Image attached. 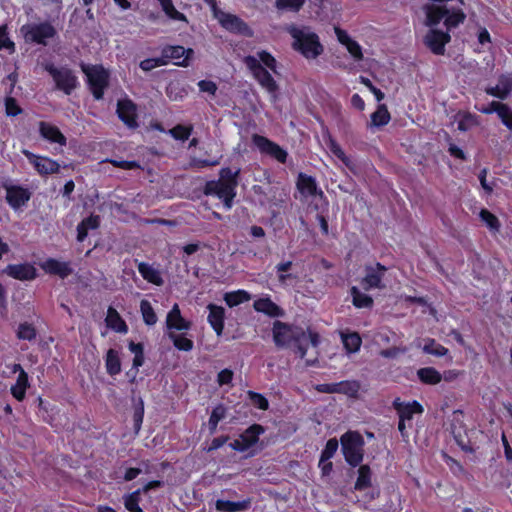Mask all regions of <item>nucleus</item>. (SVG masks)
I'll use <instances>...</instances> for the list:
<instances>
[{"mask_svg":"<svg viewBox=\"0 0 512 512\" xmlns=\"http://www.w3.org/2000/svg\"><path fill=\"white\" fill-rule=\"evenodd\" d=\"M425 14L424 24L429 31L424 37L425 45L436 55H442L445 46L450 42L449 30L463 23L466 15L461 6L426 3L422 6Z\"/></svg>","mask_w":512,"mask_h":512,"instance_id":"f257e3e1","label":"nucleus"},{"mask_svg":"<svg viewBox=\"0 0 512 512\" xmlns=\"http://www.w3.org/2000/svg\"><path fill=\"white\" fill-rule=\"evenodd\" d=\"M272 336L278 348H293L305 360L306 365H314L318 361L320 337L314 330L276 320L273 323Z\"/></svg>","mask_w":512,"mask_h":512,"instance_id":"f03ea898","label":"nucleus"},{"mask_svg":"<svg viewBox=\"0 0 512 512\" xmlns=\"http://www.w3.org/2000/svg\"><path fill=\"white\" fill-rule=\"evenodd\" d=\"M244 63L259 85L271 95L272 101H276L278 85L270 72L266 69L268 68L276 73L275 58L266 51H260L254 56L245 57Z\"/></svg>","mask_w":512,"mask_h":512,"instance_id":"7ed1b4c3","label":"nucleus"},{"mask_svg":"<svg viewBox=\"0 0 512 512\" xmlns=\"http://www.w3.org/2000/svg\"><path fill=\"white\" fill-rule=\"evenodd\" d=\"M293 38V47L299 51L306 59H315L324 51L319 37L307 27L291 26L288 28Z\"/></svg>","mask_w":512,"mask_h":512,"instance_id":"20e7f679","label":"nucleus"},{"mask_svg":"<svg viewBox=\"0 0 512 512\" xmlns=\"http://www.w3.org/2000/svg\"><path fill=\"white\" fill-rule=\"evenodd\" d=\"M340 441L345 460L351 466L359 465L363 460V437L358 432L349 431L341 436Z\"/></svg>","mask_w":512,"mask_h":512,"instance_id":"39448f33","label":"nucleus"},{"mask_svg":"<svg viewBox=\"0 0 512 512\" xmlns=\"http://www.w3.org/2000/svg\"><path fill=\"white\" fill-rule=\"evenodd\" d=\"M44 68L52 77L56 88L66 95H70L77 88L79 84L77 76L68 67H57L52 63H47Z\"/></svg>","mask_w":512,"mask_h":512,"instance_id":"423d86ee","label":"nucleus"},{"mask_svg":"<svg viewBox=\"0 0 512 512\" xmlns=\"http://www.w3.org/2000/svg\"><path fill=\"white\" fill-rule=\"evenodd\" d=\"M83 72L88 78V83L94 97L98 100L101 99L104 89L108 85V72L101 66H84Z\"/></svg>","mask_w":512,"mask_h":512,"instance_id":"0eeeda50","label":"nucleus"},{"mask_svg":"<svg viewBox=\"0 0 512 512\" xmlns=\"http://www.w3.org/2000/svg\"><path fill=\"white\" fill-rule=\"evenodd\" d=\"M214 17L218 20L220 25L232 32L245 36H251L252 31L248 25L241 20L238 16L214 8Z\"/></svg>","mask_w":512,"mask_h":512,"instance_id":"6e6552de","label":"nucleus"},{"mask_svg":"<svg viewBox=\"0 0 512 512\" xmlns=\"http://www.w3.org/2000/svg\"><path fill=\"white\" fill-rule=\"evenodd\" d=\"M236 186L232 183L223 181H211L206 184L205 193L208 195H215L223 201L226 209L232 207L233 199L236 196Z\"/></svg>","mask_w":512,"mask_h":512,"instance_id":"1a4fd4ad","label":"nucleus"},{"mask_svg":"<svg viewBox=\"0 0 512 512\" xmlns=\"http://www.w3.org/2000/svg\"><path fill=\"white\" fill-rule=\"evenodd\" d=\"M26 41L38 44H46V40L52 38L55 34L54 28L47 23L28 24L21 29Z\"/></svg>","mask_w":512,"mask_h":512,"instance_id":"9d476101","label":"nucleus"},{"mask_svg":"<svg viewBox=\"0 0 512 512\" xmlns=\"http://www.w3.org/2000/svg\"><path fill=\"white\" fill-rule=\"evenodd\" d=\"M22 153L41 176L54 174L60 170L59 163L49 157L36 155L28 150H23Z\"/></svg>","mask_w":512,"mask_h":512,"instance_id":"9b49d317","label":"nucleus"},{"mask_svg":"<svg viewBox=\"0 0 512 512\" xmlns=\"http://www.w3.org/2000/svg\"><path fill=\"white\" fill-rule=\"evenodd\" d=\"M264 432L262 426L254 424L242 433L239 438L235 439L229 446L236 451L245 452L254 446L259 439V436Z\"/></svg>","mask_w":512,"mask_h":512,"instance_id":"f8f14e48","label":"nucleus"},{"mask_svg":"<svg viewBox=\"0 0 512 512\" xmlns=\"http://www.w3.org/2000/svg\"><path fill=\"white\" fill-rule=\"evenodd\" d=\"M252 141L261 153L269 155L281 163L286 162L287 152L278 144L270 141L264 136L257 134L252 136Z\"/></svg>","mask_w":512,"mask_h":512,"instance_id":"ddd939ff","label":"nucleus"},{"mask_svg":"<svg viewBox=\"0 0 512 512\" xmlns=\"http://www.w3.org/2000/svg\"><path fill=\"white\" fill-rule=\"evenodd\" d=\"M387 271L386 267L380 263L370 265L365 268V276L361 281L364 290L381 289L384 287L382 279Z\"/></svg>","mask_w":512,"mask_h":512,"instance_id":"4468645a","label":"nucleus"},{"mask_svg":"<svg viewBox=\"0 0 512 512\" xmlns=\"http://www.w3.org/2000/svg\"><path fill=\"white\" fill-rule=\"evenodd\" d=\"M296 185L301 196L306 200L323 197L322 190L317 186L316 180L312 176L300 173Z\"/></svg>","mask_w":512,"mask_h":512,"instance_id":"2eb2a0df","label":"nucleus"},{"mask_svg":"<svg viewBox=\"0 0 512 512\" xmlns=\"http://www.w3.org/2000/svg\"><path fill=\"white\" fill-rule=\"evenodd\" d=\"M191 327V323L184 319L178 304H174L166 317V328L168 333H176L177 331H187Z\"/></svg>","mask_w":512,"mask_h":512,"instance_id":"dca6fc26","label":"nucleus"},{"mask_svg":"<svg viewBox=\"0 0 512 512\" xmlns=\"http://www.w3.org/2000/svg\"><path fill=\"white\" fill-rule=\"evenodd\" d=\"M38 128L41 137L49 143L57 144L60 147H64L67 144V139L64 134L52 123L41 121Z\"/></svg>","mask_w":512,"mask_h":512,"instance_id":"f3484780","label":"nucleus"},{"mask_svg":"<svg viewBox=\"0 0 512 512\" xmlns=\"http://www.w3.org/2000/svg\"><path fill=\"white\" fill-rule=\"evenodd\" d=\"M136 110V105L129 99H121L117 103L119 118L130 128L137 127Z\"/></svg>","mask_w":512,"mask_h":512,"instance_id":"a211bd4d","label":"nucleus"},{"mask_svg":"<svg viewBox=\"0 0 512 512\" xmlns=\"http://www.w3.org/2000/svg\"><path fill=\"white\" fill-rule=\"evenodd\" d=\"M4 273L18 280H33L37 273L33 265L29 263L10 264L4 269Z\"/></svg>","mask_w":512,"mask_h":512,"instance_id":"6ab92c4d","label":"nucleus"},{"mask_svg":"<svg viewBox=\"0 0 512 512\" xmlns=\"http://www.w3.org/2000/svg\"><path fill=\"white\" fill-rule=\"evenodd\" d=\"M29 199L30 193L27 189L20 186L6 187V200L13 209L22 207Z\"/></svg>","mask_w":512,"mask_h":512,"instance_id":"aec40b11","label":"nucleus"},{"mask_svg":"<svg viewBox=\"0 0 512 512\" xmlns=\"http://www.w3.org/2000/svg\"><path fill=\"white\" fill-rule=\"evenodd\" d=\"M393 407L397 411L399 418L407 422H410L415 414L423 412V407L417 401L404 403L400 398H396L393 401Z\"/></svg>","mask_w":512,"mask_h":512,"instance_id":"412c9836","label":"nucleus"},{"mask_svg":"<svg viewBox=\"0 0 512 512\" xmlns=\"http://www.w3.org/2000/svg\"><path fill=\"white\" fill-rule=\"evenodd\" d=\"M334 31H335L337 40L343 46L346 47V49L350 53V55L355 60H361L363 58V53H362V48L359 45V43L356 42L355 40H353L345 30H343L339 27H335Z\"/></svg>","mask_w":512,"mask_h":512,"instance_id":"4be33fe9","label":"nucleus"},{"mask_svg":"<svg viewBox=\"0 0 512 512\" xmlns=\"http://www.w3.org/2000/svg\"><path fill=\"white\" fill-rule=\"evenodd\" d=\"M512 91V76L501 75L496 86L487 87L485 92L501 100L506 99Z\"/></svg>","mask_w":512,"mask_h":512,"instance_id":"5701e85b","label":"nucleus"},{"mask_svg":"<svg viewBox=\"0 0 512 512\" xmlns=\"http://www.w3.org/2000/svg\"><path fill=\"white\" fill-rule=\"evenodd\" d=\"M41 268L49 274L57 275L65 278L72 273V268L69 262L60 261L57 259L49 258L41 264Z\"/></svg>","mask_w":512,"mask_h":512,"instance_id":"b1692460","label":"nucleus"},{"mask_svg":"<svg viewBox=\"0 0 512 512\" xmlns=\"http://www.w3.org/2000/svg\"><path fill=\"white\" fill-rule=\"evenodd\" d=\"M253 308L259 313H263L269 317L283 316V310L272 301L270 296H264L254 301Z\"/></svg>","mask_w":512,"mask_h":512,"instance_id":"393cba45","label":"nucleus"},{"mask_svg":"<svg viewBox=\"0 0 512 512\" xmlns=\"http://www.w3.org/2000/svg\"><path fill=\"white\" fill-rule=\"evenodd\" d=\"M207 308L209 310L208 322L216 334L220 336L224 329L225 310L215 304H209Z\"/></svg>","mask_w":512,"mask_h":512,"instance_id":"a878e982","label":"nucleus"},{"mask_svg":"<svg viewBox=\"0 0 512 512\" xmlns=\"http://www.w3.org/2000/svg\"><path fill=\"white\" fill-rule=\"evenodd\" d=\"M252 501L250 498L241 501H229L219 499L215 503V508L220 512H243L250 509Z\"/></svg>","mask_w":512,"mask_h":512,"instance_id":"bb28decb","label":"nucleus"},{"mask_svg":"<svg viewBox=\"0 0 512 512\" xmlns=\"http://www.w3.org/2000/svg\"><path fill=\"white\" fill-rule=\"evenodd\" d=\"M190 53L192 50H186L182 46H168L162 51V59L173 60L177 65H185Z\"/></svg>","mask_w":512,"mask_h":512,"instance_id":"cd10ccee","label":"nucleus"},{"mask_svg":"<svg viewBox=\"0 0 512 512\" xmlns=\"http://www.w3.org/2000/svg\"><path fill=\"white\" fill-rule=\"evenodd\" d=\"M138 271L141 274V276L149 283H152L157 286H161L163 284L161 272L153 265L145 262H139Z\"/></svg>","mask_w":512,"mask_h":512,"instance_id":"c85d7f7f","label":"nucleus"},{"mask_svg":"<svg viewBox=\"0 0 512 512\" xmlns=\"http://www.w3.org/2000/svg\"><path fill=\"white\" fill-rule=\"evenodd\" d=\"M106 324L108 327L119 333H126L128 327L125 321L121 318L119 313L112 307L107 310Z\"/></svg>","mask_w":512,"mask_h":512,"instance_id":"c756f323","label":"nucleus"},{"mask_svg":"<svg viewBox=\"0 0 512 512\" xmlns=\"http://www.w3.org/2000/svg\"><path fill=\"white\" fill-rule=\"evenodd\" d=\"M223 299L229 307H235L248 302L251 299V294L246 290L239 289L225 293Z\"/></svg>","mask_w":512,"mask_h":512,"instance_id":"7c9ffc66","label":"nucleus"},{"mask_svg":"<svg viewBox=\"0 0 512 512\" xmlns=\"http://www.w3.org/2000/svg\"><path fill=\"white\" fill-rule=\"evenodd\" d=\"M391 119L390 113L384 104H380L377 107V110L372 113L370 127L379 128L384 125H387Z\"/></svg>","mask_w":512,"mask_h":512,"instance_id":"2f4dec72","label":"nucleus"},{"mask_svg":"<svg viewBox=\"0 0 512 512\" xmlns=\"http://www.w3.org/2000/svg\"><path fill=\"white\" fill-rule=\"evenodd\" d=\"M105 366L107 373L111 376L117 375L121 372V362L118 351L109 349L105 358Z\"/></svg>","mask_w":512,"mask_h":512,"instance_id":"473e14b6","label":"nucleus"},{"mask_svg":"<svg viewBox=\"0 0 512 512\" xmlns=\"http://www.w3.org/2000/svg\"><path fill=\"white\" fill-rule=\"evenodd\" d=\"M457 129L466 132L478 124L477 117L471 113L458 112L455 115Z\"/></svg>","mask_w":512,"mask_h":512,"instance_id":"72a5a7b5","label":"nucleus"},{"mask_svg":"<svg viewBox=\"0 0 512 512\" xmlns=\"http://www.w3.org/2000/svg\"><path fill=\"white\" fill-rule=\"evenodd\" d=\"M417 376L421 382L429 385L438 384L442 380V375L433 367L419 369L417 371Z\"/></svg>","mask_w":512,"mask_h":512,"instance_id":"f704fd0d","label":"nucleus"},{"mask_svg":"<svg viewBox=\"0 0 512 512\" xmlns=\"http://www.w3.org/2000/svg\"><path fill=\"white\" fill-rule=\"evenodd\" d=\"M28 386V375L24 370H21V374L18 375L15 385L11 387V393L18 401H22Z\"/></svg>","mask_w":512,"mask_h":512,"instance_id":"c9c22d12","label":"nucleus"},{"mask_svg":"<svg viewBox=\"0 0 512 512\" xmlns=\"http://www.w3.org/2000/svg\"><path fill=\"white\" fill-rule=\"evenodd\" d=\"M327 147L329 151L337 157L339 160L343 162V164L349 168L350 170L354 169V163L352 160L346 156L340 145L332 138H329L327 141Z\"/></svg>","mask_w":512,"mask_h":512,"instance_id":"e433bc0d","label":"nucleus"},{"mask_svg":"<svg viewBox=\"0 0 512 512\" xmlns=\"http://www.w3.org/2000/svg\"><path fill=\"white\" fill-rule=\"evenodd\" d=\"M100 219L98 216H90L84 219L77 227V239L82 242L87 236L89 229H95L99 226Z\"/></svg>","mask_w":512,"mask_h":512,"instance_id":"4c0bfd02","label":"nucleus"},{"mask_svg":"<svg viewBox=\"0 0 512 512\" xmlns=\"http://www.w3.org/2000/svg\"><path fill=\"white\" fill-rule=\"evenodd\" d=\"M351 296L352 303L357 308H370L373 305V299L355 286L351 288Z\"/></svg>","mask_w":512,"mask_h":512,"instance_id":"58836bf2","label":"nucleus"},{"mask_svg":"<svg viewBox=\"0 0 512 512\" xmlns=\"http://www.w3.org/2000/svg\"><path fill=\"white\" fill-rule=\"evenodd\" d=\"M371 485V470L369 466L362 465L358 469V478L355 483V490H363Z\"/></svg>","mask_w":512,"mask_h":512,"instance_id":"ea45409f","label":"nucleus"},{"mask_svg":"<svg viewBox=\"0 0 512 512\" xmlns=\"http://www.w3.org/2000/svg\"><path fill=\"white\" fill-rule=\"evenodd\" d=\"M168 337L172 340L174 346L178 350L191 351L193 349V341L185 336L184 333H168Z\"/></svg>","mask_w":512,"mask_h":512,"instance_id":"a19ab883","label":"nucleus"},{"mask_svg":"<svg viewBox=\"0 0 512 512\" xmlns=\"http://www.w3.org/2000/svg\"><path fill=\"white\" fill-rule=\"evenodd\" d=\"M342 342L348 353H355L360 349L361 338L357 333L342 334Z\"/></svg>","mask_w":512,"mask_h":512,"instance_id":"79ce46f5","label":"nucleus"},{"mask_svg":"<svg viewBox=\"0 0 512 512\" xmlns=\"http://www.w3.org/2000/svg\"><path fill=\"white\" fill-rule=\"evenodd\" d=\"M140 311L143 317L145 324L152 326L157 323V315L151 306L150 302L147 300H142L140 303Z\"/></svg>","mask_w":512,"mask_h":512,"instance_id":"37998d69","label":"nucleus"},{"mask_svg":"<svg viewBox=\"0 0 512 512\" xmlns=\"http://www.w3.org/2000/svg\"><path fill=\"white\" fill-rule=\"evenodd\" d=\"M140 493L141 490L138 489L130 494H127L123 497L124 506L130 512H143L142 508L139 506L140 502Z\"/></svg>","mask_w":512,"mask_h":512,"instance_id":"c03bdc74","label":"nucleus"},{"mask_svg":"<svg viewBox=\"0 0 512 512\" xmlns=\"http://www.w3.org/2000/svg\"><path fill=\"white\" fill-rule=\"evenodd\" d=\"M338 393L345 394L349 397H356L359 390L360 384L354 380L341 381L337 383Z\"/></svg>","mask_w":512,"mask_h":512,"instance_id":"a18cd8bd","label":"nucleus"},{"mask_svg":"<svg viewBox=\"0 0 512 512\" xmlns=\"http://www.w3.org/2000/svg\"><path fill=\"white\" fill-rule=\"evenodd\" d=\"M423 351L427 354H431L434 356H444L448 353V349L437 343L434 339H428L424 346Z\"/></svg>","mask_w":512,"mask_h":512,"instance_id":"49530a36","label":"nucleus"},{"mask_svg":"<svg viewBox=\"0 0 512 512\" xmlns=\"http://www.w3.org/2000/svg\"><path fill=\"white\" fill-rule=\"evenodd\" d=\"M304 1L305 0H276L275 6L278 10L297 12L304 5Z\"/></svg>","mask_w":512,"mask_h":512,"instance_id":"de8ad7c7","label":"nucleus"},{"mask_svg":"<svg viewBox=\"0 0 512 512\" xmlns=\"http://www.w3.org/2000/svg\"><path fill=\"white\" fill-rule=\"evenodd\" d=\"M192 130V126L176 125L168 133L176 140L185 141L190 137Z\"/></svg>","mask_w":512,"mask_h":512,"instance_id":"09e8293b","label":"nucleus"},{"mask_svg":"<svg viewBox=\"0 0 512 512\" xmlns=\"http://www.w3.org/2000/svg\"><path fill=\"white\" fill-rule=\"evenodd\" d=\"M226 409L222 405L215 407L209 418V428L211 433H214L218 423L225 417Z\"/></svg>","mask_w":512,"mask_h":512,"instance_id":"8fccbe9b","label":"nucleus"},{"mask_svg":"<svg viewBox=\"0 0 512 512\" xmlns=\"http://www.w3.org/2000/svg\"><path fill=\"white\" fill-rule=\"evenodd\" d=\"M480 218L486 226L492 231H498L500 224L498 218L486 209L480 211Z\"/></svg>","mask_w":512,"mask_h":512,"instance_id":"3c124183","label":"nucleus"},{"mask_svg":"<svg viewBox=\"0 0 512 512\" xmlns=\"http://www.w3.org/2000/svg\"><path fill=\"white\" fill-rule=\"evenodd\" d=\"M17 337L22 340L31 341L36 337L35 328L28 323H22L17 330Z\"/></svg>","mask_w":512,"mask_h":512,"instance_id":"603ef678","label":"nucleus"},{"mask_svg":"<svg viewBox=\"0 0 512 512\" xmlns=\"http://www.w3.org/2000/svg\"><path fill=\"white\" fill-rule=\"evenodd\" d=\"M497 115L501 119L502 123L509 130L512 131V110H511V108L508 105L502 103Z\"/></svg>","mask_w":512,"mask_h":512,"instance_id":"864d4df0","label":"nucleus"},{"mask_svg":"<svg viewBox=\"0 0 512 512\" xmlns=\"http://www.w3.org/2000/svg\"><path fill=\"white\" fill-rule=\"evenodd\" d=\"M338 449V441L335 438L329 439L321 453L322 463L330 460Z\"/></svg>","mask_w":512,"mask_h":512,"instance_id":"5fc2aeb1","label":"nucleus"},{"mask_svg":"<svg viewBox=\"0 0 512 512\" xmlns=\"http://www.w3.org/2000/svg\"><path fill=\"white\" fill-rule=\"evenodd\" d=\"M163 11L165 12V14L173 19V20H178V21H187L185 15L181 12H179L178 10H176V8L174 7L172 1L166 3L165 5L161 6Z\"/></svg>","mask_w":512,"mask_h":512,"instance_id":"6e6d98bb","label":"nucleus"},{"mask_svg":"<svg viewBox=\"0 0 512 512\" xmlns=\"http://www.w3.org/2000/svg\"><path fill=\"white\" fill-rule=\"evenodd\" d=\"M240 173V169L236 171H232L230 168H222L220 170V179L218 181H223L226 183H234L237 186V177Z\"/></svg>","mask_w":512,"mask_h":512,"instance_id":"4d7b16f0","label":"nucleus"},{"mask_svg":"<svg viewBox=\"0 0 512 512\" xmlns=\"http://www.w3.org/2000/svg\"><path fill=\"white\" fill-rule=\"evenodd\" d=\"M5 110L8 116H17L22 112L21 108L17 104V101L12 97L6 98Z\"/></svg>","mask_w":512,"mask_h":512,"instance_id":"13d9d810","label":"nucleus"},{"mask_svg":"<svg viewBox=\"0 0 512 512\" xmlns=\"http://www.w3.org/2000/svg\"><path fill=\"white\" fill-rule=\"evenodd\" d=\"M251 403L259 409L266 410L268 408L267 399L259 393L249 392Z\"/></svg>","mask_w":512,"mask_h":512,"instance_id":"bf43d9fd","label":"nucleus"},{"mask_svg":"<svg viewBox=\"0 0 512 512\" xmlns=\"http://www.w3.org/2000/svg\"><path fill=\"white\" fill-rule=\"evenodd\" d=\"M166 64V61L162 58H151L141 61L140 68L144 71H150L158 66Z\"/></svg>","mask_w":512,"mask_h":512,"instance_id":"052dcab7","label":"nucleus"},{"mask_svg":"<svg viewBox=\"0 0 512 512\" xmlns=\"http://www.w3.org/2000/svg\"><path fill=\"white\" fill-rule=\"evenodd\" d=\"M359 80L362 84H364L373 93V95L375 96V98L378 102H380L384 99V97H385L384 93L380 89L375 87L368 78L360 76Z\"/></svg>","mask_w":512,"mask_h":512,"instance_id":"680f3d73","label":"nucleus"},{"mask_svg":"<svg viewBox=\"0 0 512 512\" xmlns=\"http://www.w3.org/2000/svg\"><path fill=\"white\" fill-rule=\"evenodd\" d=\"M6 49L10 52L14 50V43L9 39L6 28L0 26V50Z\"/></svg>","mask_w":512,"mask_h":512,"instance_id":"e2e57ef3","label":"nucleus"},{"mask_svg":"<svg viewBox=\"0 0 512 512\" xmlns=\"http://www.w3.org/2000/svg\"><path fill=\"white\" fill-rule=\"evenodd\" d=\"M198 87L201 92L208 93L211 96H214L217 91V85L208 80H201L198 82Z\"/></svg>","mask_w":512,"mask_h":512,"instance_id":"0e129e2a","label":"nucleus"},{"mask_svg":"<svg viewBox=\"0 0 512 512\" xmlns=\"http://www.w3.org/2000/svg\"><path fill=\"white\" fill-rule=\"evenodd\" d=\"M502 103L497 101H492L488 106L478 107L476 106V109L484 114H492L497 113L500 110Z\"/></svg>","mask_w":512,"mask_h":512,"instance_id":"69168bd1","label":"nucleus"},{"mask_svg":"<svg viewBox=\"0 0 512 512\" xmlns=\"http://www.w3.org/2000/svg\"><path fill=\"white\" fill-rule=\"evenodd\" d=\"M233 372L229 369H223L218 373L217 382L219 385L229 384L232 381Z\"/></svg>","mask_w":512,"mask_h":512,"instance_id":"338daca9","label":"nucleus"},{"mask_svg":"<svg viewBox=\"0 0 512 512\" xmlns=\"http://www.w3.org/2000/svg\"><path fill=\"white\" fill-rule=\"evenodd\" d=\"M406 352L405 348H399V347H393L389 349L382 350L380 352V355L385 358H396L400 354H403Z\"/></svg>","mask_w":512,"mask_h":512,"instance_id":"774afa93","label":"nucleus"}]
</instances>
